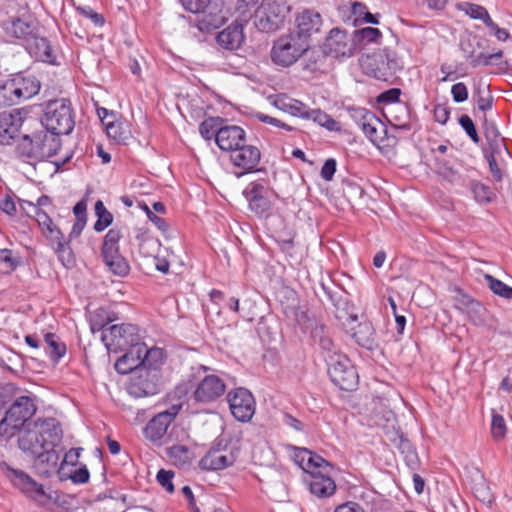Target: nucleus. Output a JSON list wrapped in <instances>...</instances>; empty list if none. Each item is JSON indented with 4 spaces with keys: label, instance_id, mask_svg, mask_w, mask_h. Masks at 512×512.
Returning a JSON list of instances; mask_svg holds the SVG:
<instances>
[{
    "label": "nucleus",
    "instance_id": "obj_49",
    "mask_svg": "<svg viewBox=\"0 0 512 512\" xmlns=\"http://www.w3.org/2000/svg\"><path fill=\"white\" fill-rule=\"evenodd\" d=\"M23 204H27L34 210L36 221L39 226L42 228L43 233L47 231L49 228L53 227L54 223L50 216L43 211L41 208H38L30 201H23Z\"/></svg>",
    "mask_w": 512,
    "mask_h": 512
},
{
    "label": "nucleus",
    "instance_id": "obj_44",
    "mask_svg": "<svg viewBox=\"0 0 512 512\" xmlns=\"http://www.w3.org/2000/svg\"><path fill=\"white\" fill-rule=\"evenodd\" d=\"M167 454L178 465H184L190 460V451L184 445H174L168 448Z\"/></svg>",
    "mask_w": 512,
    "mask_h": 512
},
{
    "label": "nucleus",
    "instance_id": "obj_24",
    "mask_svg": "<svg viewBox=\"0 0 512 512\" xmlns=\"http://www.w3.org/2000/svg\"><path fill=\"white\" fill-rule=\"evenodd\" d=\"M7 476L12 483L19 488L23 493L37 499L45 495L43 486L37 483L33 478L22 470L14 469L5 464Z\"/></svg>",
    "mask_w": 512,
    "mask_h": 512
},
{
    "label": "nucleus",
    "instance_id": "obj_63",
    "mask_svg": "<svg viewBox=\"0 0 512 512\" xmlns=\"http://www.w3.org/2000/svg\"><path fill=\"white\" fill-rule=\"evenodd\" d=\"M44 235L54 247L57 246L59 242L67 241L61 230L56 225H53V227L45 231Z\"/></svg>",
    "mask_w": 512,
    "mask_h": 512
},
{
    "label": "nucleus",
    "instance_id": "obj_15",
    "mask_svg": "<svg viewBox=\"0 0 512 512\" xmlns=\"http://www.w3.org/2000/svg\"><path fill=\"white\" fill-rule=\"evenodd\" d=\"M351 117L355 120L358 127L364 132L369 140L382 151L383 137L379 135L378 128L384 124L379 117L365 108H352Z\"/></svg>",
    "mask_w": 512,
    "mask_h": 512
},
{
    "label": "nucleus",
    "instance_id": "obj_59",
    "mask_svg": "<svg viewBox=\"0 0 512 512\" xmlns=\"http://www.w3.org/2000/svg\"><path fill=\"white\" fill-rule=\"evenodd\" d=\"M77 11L84 17L90 19L96 26H102L105 22L103 15L97 13L89 6L78 7Z\"/></svg>",
    "mask_w": 512,
    "mask_h": 512
},
{
    "label": "nucleus",
    "instance_id": "obj_48",
    "mask_svg": "<svg viewBox=\"0 0 512 512\" xmlns=\"http://www.w3.org/2000/svg\"><path fill=\"white\" fill-rule=\"evenodd\" d=\"M368 9L364 3L353 2L351 6V12L347 21H351L352 25L357 27L363 24L364 16H366Z\"/></svg>",
    "mask_w": 512,
    "mask_h": 512
},
{
    "label": "nucleus",
    "instance_id": "obj_9",
    "mask_svg": "<svg viewBox=\"0 0 512 512\" xmlns=\"http://www.w3.org/2000/svg\"><path fill=\"white\" fill-rule=\"evenodd\" d=\"M122 233L119 228L110 229L104 237L101 256L109 270L117 276L124 277L130 271L128 261L120 254L119 241Z\"/></svg>",
    "mask_w": 512,
    "mask_h": 512
},
{
    "label": "nucleus",
    "instance_id": "obj_1",
    "mask_svg": "<svg viewBox=\"0 0 512 512\" xmlns=\"http://www.w3.org/2000/svg\"><path fill=\"white\" fill-rule=\"evenodd\" d=\"M60 148V138L44 127L31 135H24L15 152L20 159L33 164L55 156Z\"/></svg>",
    "mask_w": 512,
    "mask_h": 512
},
{
    "label": "nucleus",
    "instance_id": "obj_30",
    "mask_svg": "<svg viewBox=\"0 0 512 512\" xmlns=\"http://www.w3.org/2000/svg\"><path fill=\"white\" fill-rule=\"evenodd\" d=\"M22 119L11 113L0 114V145H10L19 134Z\"/></svg>",
    "mask_w": 512,
    "mask_h": 512
},
{
    "label": "nucleus",
    "instance_id": "obj_11",
    "mask_svg": "<svg viewBox=\"0 0 512 512\" xmlns=\"http://www.w3.org/2000/svg\"><path fill=\"white\" fill-rule=\"evenodd\" d=\"M243 195L249 203V208L257 215L268 214L276 192L267 184L262 182H251L243 191Z\"/></svg>",
    "mask_w": 512,
    "mask_h": 512
},
{
    "label": "nucleus",
    "instance_id": "obj_50",
    "mask_svg": "<svg viewBox=\"0 0 512 512\" xmlns=\"http://www.w3.org/2000/svg\"><path fill=\"white\" fill-rule=\"evenodd\" d=\"M160 246L158 240L152 237H143L139 242V252L145 257H151L156 254Z\"/></svg>",
    "mask_w": 512,
    "mask_h": 512
},
{
    "label": "nucleus",
    "instance_id": "obj_17",
    "mask_svg": "<svg viewBox=\"0 0 512 512\" xmlns=\"http://www.w3.org/2000/svg\"><path fill=\"white\" fill-rule=\"evenodd\" d=\"M180 408V405H172L169 409L155 415L143 429L145 438L154 443L160 441L166 435Z\"/></svg>",
    "mask_w": 512,
    "mask_h": 512
},
{
    "label": "nucleus",
    "instance_id": "obj_31",
    "mask_svg": "<svg viewBox=\"0 0 512 512\" xmlns=\"http://www.w3.org/2000/svg\"><path fill=\"white\" fill-rule=\"evenodd\" d=\"M25 46L29 54L36 59L43 62L54 63L55 56L53 55L50 42L45 37H41L40 32H37L36 35L31 37V39L25 43Z\"/></svg>",
    "mask_w": 512,
    "mask_h": 512
},
{
    "label": "nucleus",
    "instance_id": "obj_7",
    "mask_svg": "<svg viewBox=\"0 0 512 512\" xmlns=\"http://www.w3.org/2000/svg\"><path fill=\"white\" fill-rule=\"evenodd\" d=\"M328 374L331 381L341 390L356 389L359 381L358 373L350 359L344 354L329 355L326 359Z\"/></svg>",
    "mask_w": 512,
    "mask_h": 512
},
{
    "label": "nucleus",
    "instance_id": "obj_5",
    "mask_svg": "<svg viewBox=\"0 0 512 512\" xmlns=\"http://www.w3.org/2000/svg\"><path fill=\"white\" fill-rule=\"evenodd\" d=\"M310 43L289 32L273 42L271 60L278 66L289 67L308 52Z\"/></svg>",
    "mask_w": 512,
    "mask_h": 512
},
{
    "label": "nucleus",
    "instance_id": "obj_28",
    "mask_svg": "<svg viewBox=\"0 0 512 512\" xmlns=\"http://www.w3.org/2000/svg\"><path fill=\"white\" fill-rule=\"evenodd\" d=\"M243 25L238 20L218 33L216 41L219 46L226 50H237L244 42Z\"/></svg>",
    "mask_w": 512,
    "mask_h": 512
},
{
    "label": "nucleus",
    "instance_id": "obj_54",
    "mask_svg": "<svg viewBox=\"0 0 512 512\" xmlns=\"http://www.w3.org/2000/svg\"><path fill=\"white\" fill-rule=\"evenodd\" d=\"M17 266V260L9 249L0 250V269L4 272L12 271Z\"/></svg>",
    "mask_w": 512,
    "mask_h": 512
},
{
    "label": "nucleus",
    "instance_id": "obj_3",
    "mask_svg": "<svg viewBox=\"0 0 512 512\" xmlns=\"http://www.w3.org/2000/svg\"><path fill=\"white\" fill-rule=\"evenodd\" d=\"M41 123L57 137L62 134H70L75 127L74 112L70 101L64 98L49 101L45 105Z\"/></svg>",
    "mask_w": 512,
    "mask_h": 512
},
{
    "label": "nucleus",
    "instance_id": "obj_47",
    "mask_svg": "<svg viewBox=\"0 0 512 512\" xmlns=\"http://www.w3.org/2000/svg\"><path fill=\"white\" fill-rule=\"evenodd\" d=\"M501 152H494L493 150H484V157L488 162L490 173L495 181L500 182L503 179L502 170L497 163L496 155Z\"/></svg>",
    "mask_w": 512,
    "mask_h": 512
},
{
    "label": "nucleus",
    "instance_id": "obj_36",
    "mask_svg": "<svg viewBox=\"0 0 512 512\" xmlns=\"http://www.w3.org/2000/svg\"><path fill=\"white\" fill-rule=\"evenodd\" d=\"M321 288L323 289L324 293L327 295L329 300L332 302V304L337 309V314H341L340 310L345 309L348 301H347V295L346 292L343 291L341 288L337 287L333 283L331 285H327L325 283L321 284Z\"/></svg>",
    "mask_w": 512,
    "mask_h": 512
},
{
    "label": "nucleus",
    "instance_id": "obj_8",
    "mask_svg": "<svg viewBox=\"0 0 512 512\" xmlns=\"http://www.w3.org/2000/svg\"><path fill=\"white\" fill-rule=\"evenodd\" d=\"M101 340L109 352H120L141 345L139 329L133 324L112 325L104 330Z\"/></svg>",
    "mask_w": 512,
    "mask_h": 512
},
{
    "label": "nucleus",
    "instance_id": "obj_45",
    "mask_svg": "<svg viewBox=\"0 0 512 512\" xmlns=\"http://www.w3.org/2000/svg\"><path fill=\"white\" fill-rule=\"evenodd\" d=\"M471 191L479 203H489L492 200L493 192L483 183L473 181L470 184Z\"/></svg>",
    "mask_w": 512,
    "mask_h": 512
},
{
    "label": "nucleus",
    "instance_id": "obj_14",
    "mask_svg": "<svg viewBox=\"0 0 512 512\" xmlns=\"http://www.w3.org/2000/svg\"><path fill=\"white\" fill-rule=\"evenodd\" d=\"M227 402L234 418L240 422H248L255 413V399L246 388H235L228 392Z\"/></svg>",
    "mask_w": 512,
    "mask_h": 512
},
{
    "label": "nucleus",
    "instance_id": "obj_53",
    "mask_svg": "<svg viewBox=\"0 0 512 512\" xmlns=\"http://www.w3.org/2000/svg\"><path fill=\"white\" fill-rule=\"evenodd\" d=\"M459 124L475 144H478L480 142V137L477 133L475 124L468 115H462L459 118Z\"/></svg>",
    "mask_w": 512,
    "mask_h": 512
},
{
    "label": "nucleus",
    "instance_id": "obj_26",
    "mask_svg": "<svg viewBox=\"0 0 512 512\" xmlns=\"http://www.w3.org/2000/svg\"><path fill=\"white\" fill-rule=\"evenodd\" d=\"M246 140L245 131L236 125L222 126L218 131L217 142L218 147L230 154Z\"/></svg>",
    "mask_w": 512,
    "mask_h": 512
},
{
    "label": "nucleus",
    "instance_id": "obj_29",
    "mask_svg": "<svg viewBox=\"0 0 512 512\" xmlns=\"http://www.w3.org/2000/svg\"><path fill=\"white\" fill-rule=\"evenodd\" d=\"M124 351L125 353L115 362V370L120 374L136 372L143 364L140 345L129 347Z\"/></svg>",
    "mask_w": 512,
    "mask_h": 512
},
{
    "label": "nucleus",
    "instance_id": "obj_60",
    "mask_svg": "<svg viewBox=\"0 0 512 512\" xmlns=\"http://www.w3.org/2000/svg\"><path fill=\"white\" fill-rule=\"evenodd\" d=\"M435 121L444 125L450 118V108L447 104H436L433 110Z\"/></svg>",
    "mask_w": 512,
    "mask_h": 512
},
{
    "label": "nucleus",
    "instance_id": "obj_34",
    "mask_svg": "<svg viewBox=\"0 0 512 512\" xmlns=\"http://www.w3.org/2000/svg\"><path fill=\"white\" fill-rule=\"evenodd\" d=\"M503 57V52L499 50L498 52L487 54L483 51L476 52L472 50L466 55V59L469 65L473 68L478 66H490L498 64V61Z\"/></svg>",
    "mask_w": 512,
    "mask_h": 512
},
{
    "label": "nucleus",
    "instance_id": "obj_52",
    "mask_svg": "<svg viewBox=\"0 0 512 512\" xmlns=\"http://www.w3.org/2000/svg\"><path fill=\"white\" fill-rule=\"evenodd\" d=\"M304 329H310V334L314 342L317 344L322 338L329 334L327 328L316 320H308V324L303 326Z\"/></svg>",
    "mask_w": 512,
    "mask_h": 512
},
{
    "label": "nucleus",
    "instance_id": "obj_19",
    "mask_svg": "<svg viewBox=\"0 0 512 512\" xmlns=\"http://www.w3.org/2000/svg\"><path fill=\"white\" fill-rule=\"evenodd\" d=\"M354 49V40L345 31L334 28L325 40L323 54L334 58L349 57Z\"/></svg>",
    "mask_w": 512,
    "mask_h": 512
},
{
    "label": "nucleus",
    "instance_id": "obj_6",
    "mask_svg": "<svg viewBox=\"0 0 512 512\" xmlns=\"http://www.w3.org/2000/svg\"><path fill=\"white\" fill-rule=\"evenodd\" d=\"M35 412L36 406L31 397L20 396L16 398L6 411L5 417L0 421V435L7 438L12 437Z\"/></svg>",
    "mask_w": 512,
    "mask_h": 512
},
{
    "label": "nucleus",
    "instance_id": "obj_61",
    "mask_svg": "<svg viewBox=\"0 0 512 512\" xmlns=\"http://www.w3.org/2000/svg\"><path fill=\"white\" fill-rule=\"evenodd\" d=\"M486 27L490 30V33L493 34L499 41L504 42L510 38V33L508 30L500 28L492 19L489 20Z\"/></svg>",
    "mask_w": 512,
    "mask_h": 512
},
{
    "label": "nucleus",
    "instance_id": "obj_4",
    "mask_svg": "<svg viewBox=\"0 0 512 512\" xmlns=\"http://www.w3.org/2000/svg\"><path fill=\"white\" fill-rule=\"evenodd\" d=\"M291 12L286 0H266L254 12V26L263 33H272L284 26Z\"/></svg>",
    "mask_w": 512,
    "mask_h": 512
},
{
    "label": "nucleus",
    "instance_id": "obj_22",
    "mask_svg": "<svg viewBox=\"0 0 512 512\" xmlns=\"http://www.w3.org/2000/svg\"><path fill=\"white\" fill-rule=\"evenodd\" d=\"M33 424L41 437V443H44L47 454H49L62 439V429L59 421L55 418H45L37 419Z\"/></svg>",
    "mask_w": 512,
    "mask_h": 512
},
{
    "label": "nucleus",
    "instance_id": "obj_23",
    "mask_svg": "<svg viewBox=\"0 0 512 512\" xmlns=\"http://www.w3.org/2000/svg\"><path fill=\"white\" fill-rule=\"evenodd\" d=\"M18 444L22 451L29 453L34 457L42 458L47 454V449L44 443H41V437L33 422L28 423L24 430L20 432Z\"/></svg>",
    "mask_w": 512,
    "mask_h": 512
},
{
    "label": "nucleus",
    "instance_id": "obj_20",
    "mask_svg": "<svg viewBox=\"0 0 512 512\" xmlns=\"http://www.w3.org/2000/svg\"><path fill=\"white\" fill-rule=\"evenodd\" d=\"M261 159L259 148L252 144H247V140L243 142L230 154V161L243 172L238 177L247 173L257 171V166Z\"/></svg>",
    "mask_w": 512,
    "mask_h": 512
},
{
    "label": "nucleus",
    "instance_id": "obj_18",
    "mask_svg": "<svg viewBox=\"0 0 512 512\" xmlns=\"http://www.w3.org/2000/svg\"><path fill=\"white\" fill-rule=\"evenodd\" d=\"M226 390V385L219 376L210 374L204 376L196 385L192 398L197 403H210L220 398Z\"/></svg>",
    "mask_w": 512,
    "mask_h": 512
},
{
    "label": "nucleus",
    "instance_id": "obj_21",
    "mask_svg": "<svg viewBox=\"0 0 512 512\" xmlns=\"http://www.w3.org/2000/svg\"><path fill=\"white\" fill-rule=\"evenodd\" d=\"M296 23V28L291 33L310 43V38L320 32L322 18L318 12L307 9L296 18Z\"/></svg>",
    "mask_w": 512,
    "mask_h": 512
},
{
    "label": "nucleus",
    "instance_id": "obj_10",
    "mask_svg": "<svg viewBox=\"0 0 512 512\" xmlns=\"http://www.w3.org/2000/svg\"><path fill=\"white\" fill-rule=\"evenodd\" d=\"M2 28L8 40H21L24 43L40 32L38 21L29 11L10 17L3 22Z\"/></svg>",
    "mask_w": 512,
    "mask_h": 512
},
{
    "label": "nucleus",
    "instance_id": "obj_2",
    "mask_svg": "<svg viewBox=\"0 0 512 512\" xmlns=\"http://www.w3.org/2000/svg\"><path fill=\"white\" fill-rule=\"evenodd\" d=\"M40 87L35 76L22 72L14 74L0 84V102L7 106L19 104L35 96Z\"/></svg>",
    "mask_w": 512,
    "mask_h": 512
},
{
    "label": "nucleus",
    "instance_id": "obj_56",
    "mask_svg": "<svg viewBox=\"0 0 512 512\" xmlns=\"http://www.w3.org/2000/svg\"><path fill=\"white\" fill-rule=\"evenodd\" d=\"M174 477V473L170 470L161 469L157 473V481L159 484L167 490V492L172 493L174 491V485L172 483V479Z\"/></svg>",
    "mask_w": 512,
    "mask_h": 512
},
{
    "label": "nucleus",
    "instance_id": "obj_43",
    "mask_svg": "<svg viewBox=\"0 0 512 512\" xmlns=\"http://www.w3.org/2000/svg\"><path fill=\"white\" fill-rule=\"evenodd\" d=\"M54 250L65 267H72L75 264V257L70 247L69 240L66 242H59L58 245L54 247Z\"/></svg>",
    "mask_w": 512,
    "mask_h": 512
},
{
    "label": "nucleus",
    "instance_id": "obj_58",
    "mask_svg": "<svg viewBox=\"0 0 512 512\" xmlns=\"http://www.w3.org/2000/svg\"><path fill=\"white\" fill-rule=\"evenodd\" d=\"M453 101L462 103L468 99V88L465 83L458 82L451 87Z\"/></svg>",
    "mask_w": 512,
    "mask_h": 512
},
{
    "label": "nucleus",
    "instance_id": "obj_27",
    "mask_svg": "<svg viewBox=\"0 0 512 512\" xmlns=\"http://www.w3.org/2000/svg\"><path fill=\"white\" fill-rule=\"evenodd\" d=\"M305 483L308 485L309 491L319 498L330 497L336 490L334 480L323 474L322 471H312L305 478Z\"/></svg>",
    "mask_w": 512,
    "mask_h": 512
},
{
    "label": "nucleus",
    "instance_id": "obj_25",
    "mask_svg": "<svg viewBox=\"0 0 512 512\" xmlns=\"http://www.w3.org/2000/svg\"><path fill=\"white\" fill-rule=\"evenodd\" d=\"M236 455L233 451L226 449H211L199 461L202 470L217 471L225 469L234 464Z\"/></svg>",
    "mask_w": 512,
    "mask_h": 512
},
{
    "label": "nucleus",
    "instance_id": "obj_46",
    "mask_svg": "<svg viewBox=\"0 0 512 512\" xmlns=\"http://www.w3.org/2000/svg\"><path fill=\"white\" fill-rule=\"evenodd\" d=\"M485 137L488 141V148L486 150H493L494 152H501L504 147L503 139L495 126L487 127L485 129Z\"/></svg>",
    "mask_w": 512,
    "mask_h": 512
},
{
    "label": "nucleus",
    "instance_id": "obj_57",
    "mask_svg": "<svg viewBox=\"0 0 512 512\" xmlns=\"http://www.w3.org/2000/svg\"><path fill=\"white\" fill-rule=\"evenodd\" d=\"M211 0H181L183 7L192 13H201L210 4Z\"/></svg>",
    "mask_w": 512,
    "mask_h": 512
},
{
    "label": "nucleus",
    "instance_id": "obj_33",
    "mask_svg": "<svg viewBox=\"0 0 512 512\" xmlns=\"http://www.w3.org/2000/svg\"><path fill=\"white\" fill-rule=\"evenodd\" d=\"M140 353L142 354L143 359L142 367L160 371V367L164 363L165 359L163 349L157 347L148 349L145 343L142 342L140 345Z\"/></svg>",
    "mask_w": 512,
    "mask_h": 512
},
{
    "label": "nucleus",
    "instance_id": "obj_55",
    "mask_svg": "<svg viewBox=\"0 0 512 512\" xmlns=\"http://www.w3.org/2000/svg\"><path fill=\"white\" fill-rule=\"evenodd\" d=\"M311 458V461L308 460L306 464L308 475H310L312 471H322L329 467V463L325 459L313 452H311Z\"/></svg>",
    "mask_w": 512,
    "mask_h": 512
},
{
    "label": "nucleus",
    "instance_id": "obj_41",
    "mask_svg": "<svg viewBox=\"0 0 512 512\" xmlns=\"http://www.w3.org/2000/svg\"><path fill=\"white\" fill-rule=\"evenodd\" d=\"M484 278L494 294L505 299H512V287L489 274H486Z\"/></svg>",
    "mask_w": 512,
    "mask_h": 512
},
{
    "label": "nucleus",
    "instance_id": "obj_12",
    "mask_svg": "<svg viewBox=\"0 0 512 512\" xmlns=\"http://www.w3.org/2000/svg\"><path fill=\"white\" fill-rule=\"evenodd\" d=\"M131 375L127 388L131 396L141 398L157 393L160 371L140 367L136 372L131 373Z\"/></svg>",
    "mask_w": 512,
    "mask_h": 512
},
{
    "label": "nucleus",
    "instance_id": "obj_37",
    "mask_svg": "<svg viewBox=\"0 0 512 512\" xmlns=\"http://www.w3.org/2000/svg\"><path fill=\"white\" fill-rule=\"evenodd\" d=\"M304 118L311 119L329 131H340V123L320 109H312L305 112Z\"/></svg>",
    "mask_w": 512,
    "mask_h": 512
},
{
    "label": "nucleus",
    "instance_id": "obj_51",
    "mask_svg": "<svg viewBox=\"0 0 512 512\" xmlns=\"http://www.w3.org/2000/svg\"><path fill=\"white\" fill-rule=\"evenodd\" d=\"M491 435L495 440H501L506 435V423L500 414H493L492 416Z\"/></svg>",
    "mask_w": 512,
    "mask_h": 512
},
{
    "label": "nucleus",
    "instance_id": "obj_13",
    "mask_svg": "<svg viewBox=\"0 0 512 512\" xmlns=\"http://www.w3.org/2000/svg\"><path fill=\"white\" fill-rule=\"evenodd\" d=\"M336 317L341 321L346 333H348L358 345L368 350H372L374 348L375 331L370 322H358L356 315L337 314Z\"/></svg>",
    "mask_w": 512,
    "mask_h": 512
},
{
    "label": "nucleus",
    "instance_id": "obj_35",
    "mask_svg": "<svg viewBox=\"0 0 512 512\" xmlns=\"http://www.w3.org/2000/svg\"><path fill=\"white\" fill-rule=\"evenodd\" d=\"M90 328L93 333L104 331L105 326L117 320L115 313L99 308L90 314Z\"/></svg>",
    "mask_w": 512,
    "mask_h": 512
},
{
    "label": "nucleus",
    "instance_id": "obj_62",
    "mask_svg": "<svg viewBox=\"0 0 512 512\" xmlns=\"http://www.w3.org/2000/svg\"><path fill=\"white\" fill-rule=\"evenodd\" d=\"M295 462L307 472V461H311V451L306 448H297L294 454Z\"/></svg>",
    "mask_w": 512,
    "mask_h": 512
},
{
    "label": "nucleus",
    "instance_id": "obj_39",
    "mask_svg": "<svg viewBox=\"0 0 512 512\" xmlns=\"http://www.w3.org/2000/svg\"><path fill=\"white\" fill-rule=\"evenodd\" d=\"M223 119L220 117H210L205 119L199 126L201 136L205 140L215 139L217 142V134L222 129Z\"/></svg>",
    "mask_w": 512,
    "mask_h": 512
},
{
    "label": "nucleus",
    "instance_id": "obj_64",
    "mask_svg": "<svg viewBox=\"0 0 512 512\" xmlns=\"http://www.w3.org/2000/svg\"><path fill=\"white\" fill-rule=\"evenodd\" d=\"M336 165L337 164L335 159H327L321 168V177L326 181H331L336 172Z\"/></svg>",
    "mask_w": 512,
    "mask_h": 512
},
{
    "label": "nucleus",
    "instance_id": "obj_16",
    "mask_svg": "<svg viewBox=\"0 0 512 512\" xmlns=\"http://www.w3.org/2000/svg\"><path fill=\"white\" fill-rule=\"evenodd\" d=\"M387 428H391L386 430V437L389 439L391 445L398 449L400 454L404 456L407 463L414 464L417 458L415 449L410 440L397 425L395 414L392 412H390L389 415L386 414V429Z\"/></svg>",
    "mask_w": 512,
    "mask_h": 512
},
{
    "label": "nucleus",
    "instance_id": "obj_40",
    "mask_svg": "<svg viewBox=\"0 0 512 512\" xmlns=\"http://www.w3.org/2000/svg\"><path fill=\"white\" fill-rule=\"evenodd\" d=\"M459 8L470 18L481 20L485 25H487L489 20L492 19L487 9L481 5L464 2L460 4Z\"/></svg>",
    "mask_w": 512,
    "mask_h": 512
},
{
    "label": "nucleus",
    "instance_id": "obj_32",
    "mask_svg": "<svg viewBox=\"0 0 512 512\" xmlns=\"http://www.w3.org/2000/svg\"><path fill=\"white\" fill-rule=\"evenodd\" d=\"M402 91L400 88H391L386 90V106L389 104L398 103L400 106L401 115L395 117V122H392L386 115V122L390 123L394 127H406V122L402 121L407 119L408 108L406 102L400 100Z\"/></svg>",
    "mask_w": 512,
    "mask_h": 512
},
{
    "label": "nucleus",
    "instance_id": "obj_38",
    "mask_svg": "<svg viewBox=\"0 0 512 512\" xmlns=\"http://www.w3.org/2000/svg\"><path fill=\"white\" fill-rule=\"evenodd\" d=\"M45 343L47 345V353L54 362H58L66 354V345L60 341L59 337L54 333L45 335Z\"/></svg>",
    "mask_w": 512,
    "mask_h": 512
},
{
    "label": "nucleus",
    "instance_id": "obj_42",
    "mask_svg": "<svg viewBox=\"0 0 512 512\" xmlns=\"http://www.w3.org/2000/svg\"><path fill=\"white\" fill-rule=\"evenodd\" d=\"M382 33L378 28L366 27L354 31V43L367 44L379 40Z\"/></svg>",
    "mask_w": 512,
    "mask_h": 512
}]
</instances>
